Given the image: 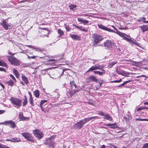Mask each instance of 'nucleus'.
Returning a JSON list of instances; mask_svg holds the SVG:
<instances>
[{
	"instance_id": "27",
	"label": "nucleus",
	"mask_w": 148,
	"mask_h": 148,
	"mask_svg": "<svg viewBox=\"0 0 148 148\" xmlns=\"http://www.w3.org/2000/svg\"><path fill=\"white\" fill-rule=\"evenodd\" d=\"M25 99L24 100V101L23 102V106L24 107L26 106L27 103V98L26 97L25 95L24 97Z\"/></svg>"
},
{
	"instance_id": "7",
	"label": "nucleus",
	"mask_w": 148,
	"mask_h": 148,
	"mask_svg": "<svg viewBox=\"0 0 148 148\" xmlns=\"http://www.w3.org/2000/svg\"><path fill=\"white\" fill-rule=\"evenodd\" d=\"M22 135L27 140L31 141L33 143H34V137L30 134L28 132H23L22 133Z\"/></svg>"
},
{
	"instance_id": "56",
	"label": "nucleus",
	"mask_w": 148,
	"mask_h": 148,
	"mask_svg": "<svg viewBox=\"0 0 148 148\" xmlns=\"http://www.w3.org/2000/svg\"><path fill=\"white\" fill-rule=\"evenodd\" d=\"M43 51V49H40L38 48L36 49V51L39 52L42 51Z\"/></svg>"
},
{
	"instance_id": "57",
	"label": "nucleus",
	"mask_w": 148,
	"mask_h": 148,
	"mask_svg": "<svg viewBox=\"0 0 148 148\" xmlns=\"http://www.w3.org/2000/svg\"><path fill=\"white\" fill-rule=\"evenodd\" d=\"M145 19V18H140L139 20H138V21H143V20Z\"/></svg>"
},
{
	"instance_id": "21",
	"label": "nucleus",
	"mask_w": 148,
	"mask_h": 148,
	"mask_svg": "<svg viewBox=\"0 0 148 148\" xmlns=\"http://www.w3.org/2000/svg\"><path fill=\"white\" fill-rule=\"evenodd\" d=\"M71 36L72 39L75 40H80V37L77 35H71Z\"/></svg>"
},
{
	"instance_id": "41",
	"label": "nucleus",
	"mask_w": 148,
	"mask_h": 148,
	"mask_svg": "<svg viewBox=\"0 0 148 148\" xmlns=\"http://www.w3.org/2000/svg\"><path fill=\"white\" fill-rule=\"evenodd\" d=\"M108 148H117V147L115 146V145H112L111 144H110L108 145Z\"/></svg>"
},
{
	"instance_id": "48",
	"label": "nucleus",
	"mask_w": 148,
	"mask_h": 148,
	"mask_svg": "<svg viewBox=\"0 0 148 148\" xmlns=\"http://www.w3.org/2000/svg\"><path fill=\"white\" fill-rule=\"evenodd\" d=\"M66 29L67 31H70L71 29V28L67 26H66Z\"/></svg>"
},
{
	"instance_id": "31",
	"label": "nucleus",
	"mask_w": 148,
	"mask_h": 148,
	"mask_svg": "<svg viewBox=\"0 0 148 148\" xmlns=\"http://www.w3.org/2000/svg\"><path fill=\"white\" fill-rule=\"evenodd\" d=\"M128 74H129V73L128 72H125L123 71H122V75L125 77H128V75H127Z\"/></svg>"
},
{
	"instance_id": "25",
	"label": "nucleus",
	"mask_w": 148,
	"mask_h": 148,
	"mask_svg": "<svg viewBox=\"0 0 148 148\" xmlns=\"http://www.w3.org/2000/svg\"><path fill=\"white\" fill-rule=\"evenodd\" d=\"M59 96L60 95L59 93L56 92H54L53 95V97L55 99H58L59 97Z\"/></svg>"
},
{
	"instance_id": "59",
	"label": "nucleus",
	"mask_w": 148,
	"mask_h": 148,
	"mask_svg": "<svg viewBox=\"0 0 148 148\" xmlns=\"http://www.w3.org/2000/svg\"><path fill=\"white\" fill-rule=\"evenodd\" d=\"M5 112V111L2 110H0V114L4 113Z\"/></svg>"
},
{
	"instance_id": "18",
	"label": "nucleus",
	"mask_w": 148,
	"mask_h": 148,
	"mask_svg": "<svg viewBox=\"0 0 148 148\" xmlns=\"http://www.w3.org/2000/svg\"><path fill=\"white\" fill-rule=\"evenodd\" d=\"M105 125L110 126V128H117L118 127V125L116 123L107 124H105Z\"/></svg>"
},
{
	"instance_id": "49",
	"label": "nucleus",
	"mask_w": 148,
	"mask_h": 148,
	"mask_svg": "<svg viewBox=\"0 0 148 148\" xmlns=\"http://www.w3.org/2000/svg\"><path fill=\"white\" fill-rule=\"evenodd\" d=\"M124 119L127 122L129 121V119H130L129 118H128L127 116H125L124 117Z\"/></svg>"
},
{
	"instance_id": "23",
	"label": "nucleus",
	"mask_w": 148,
	"mask_h": 148,
	"mask_svg": "<svg viewBox=\"0 0 148 148\" xmlns=\"http://www.w3.org/2000/svg\"><path fill=\"white\" fill-rule=\"evenodd\" d=\"M78 21L79 22H82L84 23V24H88L89 22L88 21L84 20L81 18H78Z\"/></svg>"
},
{
	"instance_id": "54",
	"label": "nucleus",
	"mask_w": 148,
	"mask_h": 148,
	"mask_svg": "<svg viewBox=\"0 0 148 148\" xmlns=\"http://www.w3.org/2000/svg\"><path fill=\"white\" fill-rule=\"evenodd\" d=\"M10 77L12 79L16 81V79L14 76L12 75L11 74L10 75Z\"/></svg>"
},
{
	"instance_id": "42",
	"label": "nucleus",
	"mask_w": 148,
	"mask_h": 148,
	"mask_svg": "<svg viewBox=\"0 0 148 148\" xmlns=\"http://www.w3.org/2000/svg\"><path fill=\"white\" fill-rule=\"evenodd\" d=\"M136 121H148V119H140V118H137L135 119Z\"/></svg>"
},
{
	"instance_id": "9",
	"label": "nucleus",
	"mask_w": 148,
	"mask_h": 148,
	"mask_svg": "<svg viewBox=\"0 0 148 148\" xmlns=\"http://www.w3.org/2000/svg\"><path fill=\"white\" fill-rule=\"evenodd\" d=\"M34 136L38 140H40L43 136V133L38 130H36L33 131Z\"/></svg>"
},
{
	"instance_id": "16",
	"label": "nucleus",
	"mask_w": 148,
	"mask_h": 148,
	"mask_svg": "<svg viewBox=\"0 0 148 148\" xmlns=\"http://www.w3.org/2000/svg\"><path fill=\"white\" fill-rule=\"evenodd\" d=\"M19 118L22 121H25L29 119V117H25L24 116L23 113L22 112L19 113Z\"/></svg>"
},
{
	"instance_id": "8",
	"label": "nucleus",
	"mask_w": 148,
	"mask_h": 148,
	"mask_svg": "<svg viewBox=\"0 0 148 148\" xmlns=\"http://www.w3.org/2000/svg\"><path fill=\"white\" fill-rule=\"evenodd\" d=\"M114 43L110 40H107L104 43V46L106 49L111 50L114 46Z\"/></svg>"
},
{
	"instance_id": "37",
	"label": "nucleus",
	"mask_w": 148,
	"mask_h": 148,
	"mask_svg": "<svg viewBox=\"0 0 148 148\" xmlns=\"http://www.w3.org/2000/svg\"><path fill=\"white\" fill-rule=\"evenodd\" d=\"M131 80H130L126 81L125 82H123V83H122V84L120 85L119 86V87H121V86H123V85H125V84H126L128 83H129L130 82H131Z\"/></svg>"
},
{
	"instance_id": "30",
	"label": "nucleus",
	"mask_w": 148,
	"mask_h": 148,
	"mask_svg": "<svg viewBox=\"0 0 148 148\" xmlns=\"http://www.w3.org/2000/svg\"><path fill=\"white\" fill-rule=\"evenodd\" d=\"M78 28V29H79L85 32H86L88 31L87 29V28H85L82 26H79V27Z\"/></svg>"
},
{
	"instance_id": "43",
	"label": "nucleus",
	"mask_w": 148,
	"mask_h": 148,
	"mask_svg": "<svg viewBox=\"0 0 148 148\" xmlns=\"http://www.w3.org/2000/svg\"><path fill=\"white\" fill-rule=\"evenodd\" d=\"M0 148H10V147L6 145L0 144Z\"/></svg>"
},
{
	"instance_id": "52",
	"label": "nucleus",
	"mask_w": 148,
	"mask_h": 148,
	"mask_svg": "<svg viewBox=\"0 0 148 148\" xmlns=\"http://www.w3.org/2000/svg\"><path fill=\"white\" fill-rule=\"evenodd\" d=\"M37 57V56H33L30 57L29 55H27V57L29 59H30L31 58H32L34 59V58H36Z\"/></svg>"
},
{
	"instance_id": "46",
	"label": "nucleus",
	"mask_w": 148,
	"mask_h": 148,
	"mask_svg": "<svg viewBox=\"0 0 148 148\" xmlns=\"http://www.w3.org/2000/svg\"><path fill=\"white\" fill-rule=\"evenodd\" d=\"M142 148H148V143H146L144 144Z\"/></svg>"
},
{
	"instance_id": "17",
	"label": "nucleus",
	"mask_w": 148,
	"mask_h": 148,
	"mask_svg": "<svg viewBox=\"0 0 148 148\" xmlns=\"http://www.w3.org/2000/svg\"><path fill=\"white\" fill-rule=\"evenodd\" d=\"M79 90V89H74L73 90L70 89L69 90V92L71 96L73 95L74 94L77 92H78Z\"/></svg>"
},
{
	"instance_id": "11",
	"label": "nucleus",
	"mask_w": 148,
	"mask_h": 148,
	"mask_svg": "<svg viewBox=\"0 0 148 148\" xmlns=\"http://www.w3.org/2000/svg\"><path fill=\"white\" fill-rule=\"evenodd\" d=\"M0 24L6 30L12 28L11 26L8 24L5 20H3L2 22L0 23Z\"/></svg>"
},
{
	"instance_id": "50",
	"label": "nucleus",
	"mask_w": 148,
	"mask_h": 148,
	"mask_svg": "<svg viewBox=\"0 0 148 148\" xmlns=\"http://www.w3.org/2000/svg\"><path fill=\"white\" fill-rule=\"evenodd\" d=\"M124 119L127 122L129 121V119H130L129 118H128L127 116H125L124 117Z\"/></svg>"
},
{
	"instance_id": "29",
	"label": "nucleus",
	"mask_w": 148,
	"mask_h": 148,
	"mask_svg": "<svg viewBox=\"0 0 148 148\" xmlns=\"http://www.w3.org/2000/svg\"><path fill=\"white\" fill-rule=\"evenodd\" d=\"M34 94L36 97H39L40 93L39 92L38 90H36L34 92Z\"/></svg>"
},
{
	"instance_id": "2",
	"label": "nucleus",
	"mask_w": 148,
	"mask_h": 148,
	"mask_svg": "<svg viewBox=\"0 0 148 148\" xmlns=\"http://www.w3.org/2000/svg\"><path fill=\"white\" fill-rule=\"evenodd\" d=\"M97 117V116H92L86 118L80 121L75 124V126L79 129H80L88 121Z\"/></svg>"
},
{
	"instance_id": "1",
	"label": "nucleus",
	"mask_w": 148,
	"mask_h": 148,
	"mask_svg": "<svg viewBox=\"0 0 148 148\" xmlns=\"http://www.w3.org/2000/svg\"><path fill=\"white\" fill-rule=\"evenodd\" d=\"M97 25L98 27L101 29H102L108 31L109 32H111L115 33L118 34L120 36H123V34H124L121 32H120L118 31L117 30V29L113 25H112L111 27L114 28V29L116 31H115L113 30L112 29H110L109 28H108L106 27L105 26H104V25L101 24H98Z\"/></svg>"
},
{
	"instance_id": "53",
	"label": "nucleus",
	"mask_w": 148,
	"mask_h": 148,
	"mask_svg": "<svg viewBox=\"0 0 148 148\" xmlns=\"http://www.w3.org/2000/svg\"><path fill=\"white\" fill-rule=\"evenodd\" d=\"M121 81H122V79H120L119 80H114V81H113L112 82H115V83L119 82H121Z\"/></svg>"
},
{
	"instance_id": "26",
	"label": "nucleus",
	"mask_w": 148,
	"mask_h": 148,
	"mask_svg": "<svg viewBox=\"0 0 148 148\" xmlns=\"http://www.w3.org/2000/svg\"><path fill=\"white\" fill-rule=\"evenodd\" d=\"M140 29L143 32H145V31H148L147 25H144L143 26H141Z\"/></svg>"
},
{
	"instance_id": "13",
	"label": "nucleus",
	"mask_w": 148,
	"mask_h": 148,
	"mask_svg": "<svg viewBox=\"0 0 148 148\" xmlns=\"http://www.w3.org/2000/svg\"><path fill=\"white\" fill-rule=\"evenodd\" d=\"M47 101L46 100H43L41 101L40 104V106L41 109L45 113H46L47 112H48V110L45 108H43L42 106L43 104L47 102Z\"/></svg>"
},
{
	"instance_id": "47",
	"label": "nucleus",
	"mask_w": 148,
	"mask_h": 148,
	"mask_svg": "<svg viewBox=\"0 0 148 148\" xmlns=\"http://www.w3.org/2000/svg\"><path fill=\"white\" fill-rule=\"evenodd\" d=\"M130 42L132 43V44H135L137 45H138L139 44V43L136 42H135L134 41H133L132 40H131V41Z\"/></svg>"
},
{
	"instance_id": "10",
	"label": "nucleus",
	"mask_w": 148,
	"mask_h": 148,
	"mask_svg": "<svg viewBox=\"0 0 148 148\" xmlns=\"http://www.w3.org/2000/svg\"><path fill=\"white\" fill-rule=\"evenodd\" d=\"M0 124L4 125L9 126L10 127L14 128L16 127V125L15 122L12 120L5 121V122L0 123Z\"/></svg>"
},
{
	"instance_id": "58",
	"label": "nucleus",
	"mask_w": 148,
	"mask_h": 148,
	"mask_svg": "<svg viewBox=\"0 0 148 148\" xmlns=\"http://www.w3.org/2000/svg\"><path fill=\"white\" fill-rule=\"evenodd\" d=\"M0 71L6 72V71L5 69L0 67Z\"/></svg>"
},
{
	"instance_id": "35",
	"label": "nucleus",
	"mask_w": 148,
	"mask_h": 148,
	"mask_svg": "<svg viewBox=\"0 0 148 148\" xmlns=\"http://www.w3.org/2000/svg\"><path fill=\"white\" fill-rule=\"evenodd\" d=\"M77 6L75 5H69V8L71 10H73Z\"/></svg>"
},
{
	"instance_id": "61",
	"label": "nucleus",
	"mask_w": 148,
	"mask_h": 148,
	"mask_svg": "<svg viewBox=\"0 0 148 148\" xmlns=\"http://www.w3.org/2000/svg\"><path fill=\"white\" fill-rule=\"evenodd\" d=\"M0 86L2 87L3 89H4L5 88L4 86L0 82Z\"/></svg>"
},
{
	"instance_id": "15",
	"label": "nucleus",
	"mask_w": 148,
	"mask_h": 148,
	"mask_svg": "<svg viewBox=\"0 0 148 148\" xmlns=\"http://www.w3.org/2000/svg\"><path fill=\"white\" fill-rule=\"evenodd\" d=\"M6 141H10L12 142H21V140L19 138L15 137L14 138L7 139Z\"/></svg>"
},
{
	"instance_id": "5",
	"label": "nucleus",
	"mask_w": 148,
	"mask_h": 148,
	"mask_svg": "<svg viewBox=\"0 0 148 148\" xmlns=\"http://www.w3.org/2000/svg\"><path fill=\"white\" fill-rule=\"evenodd\" d=\"M56 138V136H52L45 140L44 143L45 144L47 145V147L50 148L51 146H55V144L53 142L54 139Z\"/></svg>"
},
{
	"instance_id": "32",
	"label": "nucleus",
	"mask_w": 148,
	"mask_h": 148,
	"mask_svg": "<svg viewBox=\"0 0 148 148\" xmlns=\"http://www.w3.org/2000/svg\"><path fill=\"white\" fill-rule=\"evenodd\" d=\"M58 34H59V36L60 37L64 34V32L62 30L60 29H58Z\"/></svg>"
},
{
	"instance_id": "6",
	"label": "nucleus",
	"mask_w": 148,
	"mask_h": 148,
	"mask_svg": "<svg viewBox=\"0 0 148 148\" xmlns=\"http://www.w3.org/2000/svg\"><path fill=\"white\" fill-rule=\"evenodd\" d=\"M7 59L9 62L15 66L20 65V63L16 58L12 56H7Z\"/></svg>"
},
{
	"instance_id": "12",
	"label": "nucleus",
	"mask_w": 148,
	"mask_h": 148,
	"mask_svg": "<svg viewBox=\"0 0 148 148\" xmlns=\"http://www.w3.org/2000/svg\"><path fill=\"white\" fill-rule=\"evenodd\" d=\"M87 79L88 82H97L98 81L97 77L93 75H90Z\"/></svg>"
},
{
	"instance_id": "51",
	"label": "nucleus",
	"mask_w": 148,
	"mask_h": 148,
	"mask_svg": "<svg viewBox=\"0 0 148 148\" xmlns=\"http://www.w3.org/2000/svg\"><path fill=\"white\" fill-rule=\"evenodd\" d=\"M99 114L102 116H104L105 117L106 116V114H105L104 112H103L102 111H101L99 113Z\"/></svg>"
},
{
	"instance_id": "38",
	"label": "nucleus",
	"mask_w": 148,
	"mask_h": 148,
	"mask_svg": "<svg viewBox=\"0 0 148 148\" xmlns=\"http://www.w3.org/2000/svg\"><path fill=\"white\" fill-rule=\"evenodd\" d=\"M117 63V62H112L110 64L109 67L111 68L115 64Z\"/></svg>"
},
{
	"instance_id": "20",
	"label": "nucleus",
	"mask_w": 148,
	"mask_h": 148,
	"mask_svg": "<svg viewBox=\"0 0 148 148\" xmlns=\"http://www.w3.org/2000/svg\"><path fill=\"white\" fill-rule=\"evenodd\" d=\"M22 79L24 82L25 84H28L29 82L28 80V79L25 75L23 74L22 75Z\"/></svg>"
},
{
	"instance_id": "28",
	"label": "nucleus",
	"mask_w": 148,
	"mask_h": 148,
	"mask_svg": "<svg viewBox=\"0 0 148 148\" xmlns=\"http://www.w3.org/2000/svg\"><path fill=\"white\" fill-rule=\"evenodd\" d=\"M0 66H3L5 67H7L8 65L4 61L2 60H0Z\"/></svg>"
},
{
	"instance_id": "63",
	"label": "nucleus",
	"mask_w": 148,
	"mask_h": 148,
	"mask_svg": "<svg viewBox=\"0 0 148 148\" xmlns=\"http://www.w3.org/2000/svg\"><path fill=\"white\" fill-rule=\"evenodd\" d=\"M8 54L9 55H12V56L14 55L15 53H12L11 52H8Z\"/></svg>"
},
{
	"instance_id": "60",
	"label": "nucleus",
	"mask_w": 148,
	"mask_h": 148,
	"mask_svg": "<svg viewBox=\"0 0 148 148\" xmlns=\"http://www.w3.org/2000/svg\"><path fill=\"white\" fill-rule=\"evenodd\" d=\"M55 61V60L54 59H49L47 60L48 62H52V61Z\"/></svg>"
},
{
	"instance_id": "40",
	"label": "nucleus",
	"mask_w": 148,
	"mask_h": 148,
	"mask_svg": "<svg viewBox=\"0 0 148 148\" xmlns=\"http://www.w3.org/2000/svg\"><path fill=\"white\" fill-rule=\"evenodd\" d=\"M121 36L122 37H123L124 38V39H125V40H127L128 42H130L131 41V39H130V38H127V37L124 36L123 35V36Z\"/></svg>"
},
{
	"instance_id": "34",
	"label": "nucleus",
	"mask_w": 148,
	"mask_h": 148,
	"mask_svg": "<svg viewBox=\"0 0 148 148\" xmlns=\"http://www.w3.org/2000/svg\"><path fill=\"white\" fill-rule=\"evenodd\" d=\"M98 82L100 84L98 86L99 88H100L101 86V85L104 83V81L103 79H100Z\"/></svg>"
},
{
	"instance_id": "19",
	"label": "nucleus",
	"mask_w": 148,
	"mask_h": 148,
	"mask_svg": "<svg viewBox=\"0 0 148 148\" xmlns=\"http://www.w3.org/2000/svg\"><path fill=\"white\" fill-rule=\"evenodd\" d=\"M100 70L102 71L103 72L99 71H93V73L95 74H97L100 75H102L103 74L105 73L106 71L104 69H101Z\"/></svg>"
},
{
	"instance_id": "14",
	"label": "nucleus",
	"mask_w": 148,
	"mask_h": 148,
	"mask_svg": "<svg viewBox=\"0 0 148 148\" xmlns=\"http://www.w3.org/2000/svg\"><path fill=\"white\" fill-rule=\"evenodd\" d=\"M101 67L100 65L97 66L96 64L92 66L87 71H86V72H88L90 71H92L93 70H96L97 69H101V68L100 67Z\"/></svg>"
},
{
	"instance_id": "45",
	"label": "nucleus",
	"mask_w": 148,
	"mask_h": 148,
	"mask_svg": "<svg viewBox=\"0 0 148 148\" xmlns=\"http://www.w3.org/2000/svg\"><path fill=\"white\" fill-rule=\"evenodd\" d=\"M126 115L128 117V118H129L130 119H132V117L131 116V114L130 112H128L126 114Z\"/></svg>"
},
{
	"instance_id": "4",
	"label": "nucleus",
	"mask_w": 148,
	"mask_h": 148,
	"mask_svg": "<svg viewBox=\"0 0 148 148\" xmlns=\"http://www.w3.org/2000/svg\"><path fill=\"white\" fill-rule=\"evenodd\" d=\"M10 100L13 106L17 108H19L21 106V100L15 97H13L10 99Z\"/></svg>"
},
{
	"instance_id": "3",
	"label": "nucleus",
	"mask_w": 148,
	"mask_h": 148,
	"mask_svg": "<svg viewBox=\"0 0 148 148\" xmlns=\"http://www.w3.org/2000/svg\"><path fill=\"white\" fill-rule=\"evenodd\" d=\"M92 36L94 41L92 45L95 47H97L98 45L97 43H99L103 39L101 36L96 33L92 34Z\"/></svg>"
},
{
	"instance_id": "64",
	"label": "nucleus",
	"mask_w": 148,
	"mask_h": 148,
	"mask_svg": "<svg viewBox=\"0 0 148 148\" xmlns=\"http://www.w3.org/2000/svg\"><path fill=\"white\" fill-rule=\"evenodd\" d=\"M143 108L144 109H148V107L147 106H144L143 107Z\"/></svg>"
},
{
	"instance_id": "33",
	"label": "nucleus",
	"mask_w": 148,
	"mask_h": 148,
	"mask_svg": "<svg viewBox=\"0 0 148 148\" xmlns=\"http://www.w3.org/2000/svg\"><path fill=\"white\" fill-rule=\"evenodd\" d=\"M6 83L11 86H13L14 84V82L12 80H10L9 81L6 82Z\"/></svg>"
},
{
	"instance_id": "39",
	"label": "nucleus",
	"mask_w": 148,
	"mask_h": 148,
	"mask_svg": "<svg viewBox=\"0 0 148 148\" xmlns=\"http://www.w3.org/2000/svg\"><path fill=\"white\" fill-rule=\"evenodd\" d=\"M29 101L30 103L33 106H34L33 100L32 97H30L29 99Z\"/></svg>"
},
{
	"instance_id": "55",
	"label": "nucleus",
	"mask_w": 148,
	"mask_h": 148,
	"mask_svg": "<svg viewBox=\"0 0 148 148\" xmlns=\"http://www.w3.org/2000/svg\"><path fill=\"white\" fill-rule=\"evenodd\" d=\"M144 109L143 108V107H140V108H138L137 109V111H139L140 110H141Z\"/></svg>"
},
{
	"instance_id": "22",
	"label": "nucleus",
	"mask_w": 148,
	"mask_h": 148,
	"mask_svg": "<svg viewBox=\"0 0 148 148\" xmlns=\"http://www.w3.org/2000/svg\"><path fill=\"white\" fill-rule=\"evenodd\" d=\"M103 118L110 121L113 120L112 117L108 114H106L105 116L103 117Z\"/></svg>"
},
{
	"instance_id": "24",
	"label": "nucleus",
	"mask_w": 148,
	"mask_h": 148,
	"mask_svg": "<svg viewBox=\"0 0 148 148\" xmlns=\"http://www.w3.org/2000/svg\"><path fill=\"white\" fill-rule=\"evenodd\" d=\"M13 73H14V74L15 75L16 77L18 78L19 76V74L17 70L15 69H14L13 70Z\"/></svg>"
},
{
	"instance_id": "62",
	"label": "nucleus",
	"mask_w": 148,
	"mask_h": 148,
	"mask_svg": "<svg viewBox=\"0 0 148 148\" xmlns=\"http://www.w3.org/2000/svg\"><path fill=\"white\" fill-rule=\"evenodd\" d=\"M28 93L30 97H32V95L31 92L30 91H28Z\"/></svg>"
},
{
	"instance_id": "36",
	"label": "nucleus",
	"mask_w": 148,
	"mask_h": 148,
	"mask_svg": "<svg viewBox=\"0 0 148 148\" xmlns=\"http://www.w3.org/2000/svg\"><path fill=\"white\" fill-rule=\"evenodd\" d=\"M70 84H71V87L72 88L73 86H74L75 88H77V85L75 84V83L73 81H72L71 82H70Z\"/></svg>"
},
{
	"instance_id": "44",
	"label": "nucleus",
	"mask_w": 148,
	"mask_h": 148,
	"mask_svg": "<svg viewBox=\"0 0 148 148\" xmlns=\"http://www.w3.org/2000/svg\"><path fill=\"white\" fill-rule=\"evenodd\" d=\"M122 70H121L120 71V70H119L117 69L116 70V73L118 74L119 75H121V74H122Z\"/></svg>"
}]
</instances>
